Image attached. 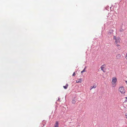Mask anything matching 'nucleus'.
Listing matches in <instances>:
<instances>
[{
	"mask_svg": "<svg viewBox=\"0 0 127 127\" xmlns=\"http://www.w3.org/2000/svg\"><path fill=\"white\" fill-rule=\"evenodd\" d=\"M119 91L122 94H124L125 92V90L123 87H121L119 88Z\"/></svg>",
	"mask_w": 127,
	"mask_h": 127,
	"instance_id": "f03ea898",
	"label": "nucleus"
},
{
	"mask_svg": "<svg viewBox=\"0 0 127 127\" xmlns=\"http://www.w3.org/2000/svg\"><path fill=\"white\" fill-rule=\"evenodd\" d=\"M114 39L115 40L117 39V38L116 36H114Z\"/></svg>",
	"mask_w": 127,
	"mask_h": 127,
	"instance_id": "ddd939ff",
	"label": "nucleus"
},
{
	"mask_svg": "<svg viewBox=\"0 0 127 127\" xmlns=\"http://www.w3.org/2000/svg\"><path fill=\"white\" fill-rule=\"evenodd\" d=\"M116 45L118 48L120 49V48L121 47L120 45L118 44L117 43V44H116Z\"/></svg>",
	"mask_w": 127,
	"mask_h": 127,
	"instance_id": "9d476101",
	"label": "nucleus"
},
{
	"mask_svg": "<svg viewBox=\"0 0 127 127\" xmlns=\"http://www.w3.org/2000/svg\"><path fill=\"white\" fill-rule=\"evenodd\" d=\"M125 98L126 99H127V97H126Z\"/></svg>",
	"mask_w": 127,
	"mask_h": 127,
	"instance_id": "a211bd4d",
	"label": "nucleus"
},
{
	"mask_svg": "<svg viewBox=\"0 0 127 127\" xmlns=\"http://www.w3.org/2000/svg\"><path fill=\"white\" fill-rule=\"evenodd\" d=\"M121 57V55L120 54L116 56V58L117 59H119Z\"/></svg>",
	"mask_w": 127,
	"mask_h": 127,
	"instance_id": "423d86ee",
	"label": "nucleus"
},
{
	"mask_svg": "<svg viewBox=\"0 0 127 127\" xmlns=\"http://www.w3.org/2000/svg\"><path fill=\"white\" fill-rule=\"evenodd\" d=\"M125 82H126V83H127V81H126Z\"/></svg>",
	"mask_w": 127,
	"mask_h": 127,
	"instance_id": "dca6fc26",
	"label": "nucleus"
},
{
	"mask_svg": "<svg viewBox=\"0 0 127 127\" xmlns=\"http://www.w3.org/2000/svg\"><path fill=\"white\" fill-rule=\"evenodd\" d=\"M125 116H126V118L127 119V114L126 113V114H125Z\"/></svg>",
	"mask_w": 127,
	"mask_h": 127,
	"instance_id": "2eb2a0df",
	"label": "nucleus"
},
{
	"mask_svg": "<svg viewBox=\"0 0 127 127\" xmlns=\"http://www.w3.org/2000/svg\"><path fill=\"white\" fill-rule=\"evenodd\" d=\"M81 81V79H79L78 80H77L76 81V82L77 83H78L79 82H80Z\"/></svg>",
	"mask_w": 127,
	"mask_h": 127,
	"instance_id": "6e6552de",
	"label": "nucleus"
},
{
	"mask_svg": "<svg viewBox=\"0 0 127 127\" xmlns=\"http://www.w3.org/2000/svg\"><path fill=\"white\" fill-rule=\"evenodd\" d=\"M76 101L75 100H72V103L74 104L75 103Z\"/></svg>",
	"mask_w": 127,
	"mask_h": 127,
	"instance_id": "9b49d317",
	"label": "nucleus"
},
{
	"mask_svg": "<svg viewBox=\"0 0 127 127\" xmlns=\"http://www.w3.org/2000/svg\"><path fill=\"white\" fill-rule=\"evenodd\" d=\"M68 86V85L67 84H66L65 86H64L63 87L65 89H67Z\"/></svg>",
	"mask_w": 127,
	"mask_h": 127,
	"instance_id": "1a4fd4ad",
	"label": "nucleus"
},
{
	"mask_svg": "<svg viewBox=\"0 0 127 127\" xmlns=\"http://www.w3.org/2000/svg\"><path fill=\"white\" fill-rule=\"evenodd\" d=\"M96 87V85H94L93 86H91V89H90V90H91V89H92L93 88H95Z\"/></svg>",
	"mask_w": 127,
	"mask_h": 127,
	"instance_id": "0eeeda50",
	"label": "nucleus"
},
{
	"mask_svg": "<svg viewBox=\"0 0 127 127\" xmlns=\"http://www.w3.org/2000/svg\"><path fill=\"white\" fill-rule=\"evenodd\" d=\"M117 79L116 77H113L112 79V83L113 87H115L116 85V82L117 81Z\"/></svg>",
	"mask_w": 127,
	"mask_h": 127,
	"instance_id": "f257e3e1",
	"label": "nucleus"
},
{
	"mask_svg": "<svg viewBox=\"0 0 127 127\" xmlns=\"http://www.w3.org/2000/svg\"><path fill=\"white\" fill-rule=\"evenodd\" d=\"M126 56L127 57V54H126Z\"/></svg>",
	"mask_w": 127,
	"mask_h": 127,
	"instance_id": "f3484780",
	"label": "nucleus"
},
{
	"mask_svg": "<svg viewBox=\"0 0 127 127\" xmlns=\"http://www.w3.org/2000/svg\"><path fill=\"white\" fill-rule=\"evenodd\" d=\"M105 67V65H102L101 67V70H102L104 72V71L103 70V69Z\"/></svg>",
	"mask_w": 127,
	"mask_h": 127,
	"instance_id": "39448f33",
	"label": "nucleus"
},
{
	"mask_svg": "<svg viewBox=\"0 0 127 127\" xmlns=\"http://www.w3.org/2000/svg\"><path fill=\"white\" fill-rule=\"evenodd\" d=\"M85 68H86V67H85V68L82 71H81V73H82L83 72H84L85 71Z\"/></svg>",
	"mask_w": 127,
	"mask_h": 127,
	"instance_id": "f8f14e48",
	"label": "nucleus"
},
{
	"mask_svg": "<svg viewBox=\"0 0 127 127\" xmlns=\"http://www.w3.org/2000/svg\"><path fill=\"white\" fill-rule=\"evenodd\" d=\"M54 127H59V123L58 121L56 122Z\"/></svg>",
	"mask_w": 127,
	"mask_h": 127,
	"instance_id": "20e7f679",
	"label": "nucleus"
},
{
	"mask_svg": "<svg viewBox=\"0 0 127 127\" xmlns=\"http://www.w3.org/2000/svg\"><path fill=\"white\" fill-rule=\"evenodd\" d=\"M120 37H117V39L115 40V43L116 44H117L118 43L120 42Z\"/></svg>",
	"mask_w": 127,
	"mask_h": 127,
	"instance_id": "7ed1b4c3",
	"label": "nucleus"
},
{
	"mask_svg": "<svg viewBox=\"0 0 127 127\" xmlns=\"http://www.w3.org/2000/svg\"><path fill=\"white\" fill-rule=\"evenodd\" d=\"M75 72H74L73 75H72V76H75Z\"/></svg>",
	"mask_w": 127,
	"mask_h": 127,
	"instance_id": "4468645a",
	"label": "nucleus"
}]
</instances>
